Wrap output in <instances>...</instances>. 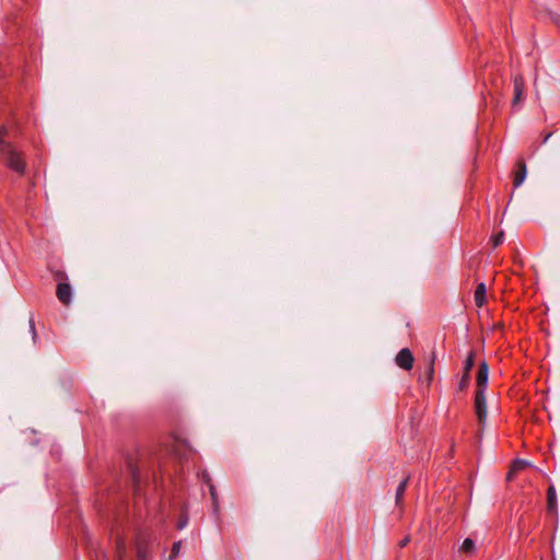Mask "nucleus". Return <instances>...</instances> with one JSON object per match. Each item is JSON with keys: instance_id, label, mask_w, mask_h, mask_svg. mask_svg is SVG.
<instances>
[{"instance_id": "1", "label": "nucleus", "mask_w": 560, "mask_h": 560, "mask_svg": "<svg viewBox=\"0 0 560 560\" xmlns=\"http://www.w3.org/2000/svg\"><path fill=\"white\" fill-rule=\"evenodd\" d=\"M8 128L0 126V161L11 171L23 175L26 170V162L22 151L18 150L13 143L7 141Z\"/></svg>"}, {"instance_id": "2", "label": "nucleus", "mask_w": 560, "mask_h": 560, "mask_svg": "<svg viewBox=\"0 0 560 560\" xmlns=\"http://www.w3.org/2000/svg\"><path fill=\"white\" fill-rule=\"evenodd\" d=\"M489 378V365L486 361L480 362L476 375V393H475V412L480 424H483L487 419V402H486V389L488 386Z\"/></svg>"}, {"instance_id": "3", "label": "nucleus", "mask_w": 560, "mask_h": 560, "mask_svg": "<svg viewBox=\"0 0 560 560\" xmlns=\"http://www.w3.org/2000/svg\"><path fill=\"white\" fill-rule=\"evenodd\" d=\"M55 277L58 280L56 296L62 305L68 306L72 301V289L67 282L68 277L63 271H57Z\"/></svg>"}, {"instance_id": "4", "label": "nucleus", "mask_w": 560, "mask_h": 560, "mask_svg": "<svg viewBox=\"0 0 560 560\" xmlns=\"http://www.w3.org/2000/svg\"><path fill=\"white\" fill-rule=\"evenodd\" d=\"M395 362L400 369L410 371L413 366L415 359L411 351L408 348H404L397 353Z\"/></svg>"}, {"instance_id": "5", "label": "nucleus", "mask_w": 560, "mask_h": 560, "mask_svg": "<svg viewBox=\"0 0 560 560\" xmlns=\"http://www.w3.org/2000/svg\"><path fill=\"white\" fill-rule=\"evenodd\" d=\"M525 89L524 78L521 74L514 77L513 80V98L511 105H517L523 101V93Z\"/></svg>"}, {"instance_id": "6", "label": "nucleus", "mask_w": 560, "mask_h": 560, "mask_svg": "<svg viewBox=\"0 0 560 560\" xmlns=\"http://www.w3.org/2000/svg\"><path fill=\"white\" fill-rule=\"evenodd\" d=\"M137 557L139 560H148L150 556V548L148 539L139 534L136 539Z\"/></svg>"}, {"instance_id": "7", "label": "nucleus", "mask_w": 560, "mask_h": 560, "mask_svg": "<svg viewBox=\"0 0 560 560\" xmlns=\"http://www.w3.org/2000/svg\"><path fill=\"white\" fill-rule=\"evenodd\" d=\"M516 167L517 170L514 175V186L518 187L520 185H522L527 174V167L524 159L521 158L517 160Z\"/></svg>"}, {"instance_id": "8", "label": "nucleus", "mask_w": 560, "mask_h": 560, "mask_svg": "<svg viewBox=\"0 0 560 560\" xmlns=\"http://www.w3.org/2000/svg\"><path fill=\"white\" fill-rule=\"evenodd\" d=\"M547 510L552 514L558 512L557 493L552 483L547 489Z\"/></svg>"}, {"instance_id": "9", "label": "nucleus", "mask_w": 560, "mask_h": 560, "mask_svg": "<svg viewBox=\"0 0 560 560\" xmlns=\"http://www.w3.org/2000/svg\"><path fill=\"white\" fill-rule=\"evenodd\" d=\"M475 304L482 307L487 302V288L483 282L477 284L474 293Z\"/></svg>"}, {"instance_id": "10", "label": "nucleus", "mask_w": 560, "mask_h": 560, "mask_svg": "<svg viewBox=\"0 0 560 560\" xmlns=\"http://www.w3.org/2000/svg\"><path fill=\"white\" fill-rule=\"evenodd\" d=\"M408 482H409V477H406L404 478L397 489H396V494H395V502H396V505H400L402 503V498H404V494H405V491H406V488L408 486Z\"/></svg>"}, {"instance_id": "11", "label": "nucleus", "mask_w": 560, "mask_h": 560, "mask_svg": "<svg viewBox=\"0 0 560 560\" xmlns=\"http://www.w3.org/2000/svg\"><path fill=\"white\" fill-rule=\"evenodd\" d=\"M529 464L524 459H517L514 462L511 471L508 474V480L512 479V476L514 472L523 470L525 467H527Z\"/></svg>"}, {"instance_id": "12", "label": "nucleus", "mask_w": 560, "mask_h": 560, "mask_svg": "<svg viewBox=\"0 0 560 560\" xmlns=\"http://www.w3.org/2000/svg\"><path fill=\"white\" fill-rule=\"evenodd\" d=\"M469 385H470V374L463 373V375L457 384V389L459 392H464L469 387Z\"/></svg>"}, {"instance_id": "13", "label": "nucleus", "mask_w": 560, "mask_h": 560, "mask_svg": "<svg viewBox=\"0 0 560 560\" xmlns=\"http://www.w3.org/2000/svg\"><path fill=\"white\" fill-rule=\"evenodd\" d=\"M474 365H475V353H474V351H470L464 362V373L470 374V371L474 368Z\"/></svg>"}, {"instance_id": "14", "label": "nucleus", "mask_w": 560, "mask_h": 560, "mask_svg": "<svg viewBox=\"0 0 560 560\" xmlns=\"http://www.w3.org/2000/svg\"><path fill=\"white\" fill-rule=\"evenodd\" d=\"M116 547H117V557L119 560H121L126 556V552H127L125 540L122 538H117Z\"/></svg>"}, {"instance_id": "15", "label": "nucleus", "mask_w": 560, "mask_h": 560, "mask_svg": "<svg viewBox=\"0 0 560 560\" xmlns=\"http://www.w3.org/2000/svg\"><path fill=\"white\" fill-rule=\"evenodd\" d=\"M460 550L470 553L475 550V541L471 538L464 539Z\"/></svg>"}, {"instance_id": "16", "label": "nucleus", "mask_w": 560, "mask_h": 560, "mask_svg": "<svg viewBox=\"0 0 560 560\" xmlns=\"http://www.w3.org/2000/svg\"><path fill=\"white\" fill-rule=\"evenodd\" d=\"M209 490H210V494H211V499H212V503H213V510L217 513L219 510V500H218V493H217L215 487L213 485H210Z\"/></svg>"}, {"instance_id": "17", "label": "nucleus", "mask_w": 560, "mask_h": 560, "mask_svg": "<svg viewBox=\"0 0 560 560\" xmlns=\"http://www.w3.org/2000/svg\"><path fill=\"white\" fill-rule=\"evenodd\" d=\"M180 547H182V541H175L173 544L171 555H170V560H175L177 558Z\"/></svg>"}, {"instance_id": "18", "label": "nucleus", "mask_w": 560, "mask_h": 560, "mask_svg": "<svg viewBox=\"0 0 560 560\" xmlns=\"http://www.w3.org/2000/svg\"><path fill=\"white\" fill-rule=\"evenodd\" d=\"M550 21L558 27H560V15L555 12H548Z\"/></svg>"}, {"instance_id": "19", "label": "nucleus", "mask_w": 560, "mask_h": 560, "mask_svg": "<svg viewBox=\"0 0 560 560\" xmlns=\"http://www.w3.org/2000/svg\"><path fill=\"white\" fill-rule=\"evenodd\" d=\"M28 325H30V330L32 332L33 340L35 341L36 338H37V332H36V329H35V320H34L33 317L30 318Z\"/></svg>"}, {"instance_id": "20", "label": "nucleus", "mask_w": 560, "mask_h": 560, "mask_svg": "<svg viewBox=\"0 0 560 560\" xmlns=\"http://www.w3.org/2000/svg\"><path fill=\"white\" fill-rule=\"evenodd\" d=\"M187 524H188V517L183 515L177 522V529L182 530L183 528H185L187 526Z\"/></svg>"}, {"instance_id": "21", "label": "nucleus", "mask_w": 560, "mask_h": 560, "mask_svg": "<svg viewBox=\"0 0 560 560\" xmlns=\"http://www.w3.org/2000/svg\"><path fill=\"white\" fill-rule=\"evenodd\" d=\"M493 241V246L497 247L499 246L500 244L503 243V232H500L499 234H497L495 236H493L492 238Z\"/></svg>"}, {"instance_id": "22", "label": "nucleus", "mask_w": 560, "mask_h": 560, "mask_svg": "<svg viewBox=\"0 0 560 560\" xmlns=\"http://www.w3.org/2000/svg\"><path fill=\"white\" fill-rule=\"evenodd\" d=\"M410 541V537L409 536H406L404 537L399 542H398V546L399 548H404L406 547Z\"/></svg>"}, {"instance_id": "23", "label": "nucleus", "mask_w": 560, "mask_h": 560, "mask_svg": "<svg viewBox=\"0 0 560 560\" xmlns=\"http://www.w3.org/2000/svg\"><path fill=\"white\" fill-rule=\"evenodd\" d=\"M551 136H552V132H548V133H546V135L544 136L542 143H546V142L549 140V138H550Z\"/></svg>"}]
</instances>
